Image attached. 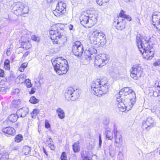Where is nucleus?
Listing matches in <instances>:
<instances>
[{
	"label": "nucleus",
	"mask_w": 160,
	"mask_h": 160,
	"mask_svg": "<svg viewBox=\"0 0 160 160\" xmlns=\"http://www.w3.org/2000/svg\"><path fill=\"white\" fill-rule=\"evenodd\" d=\"M105 135L106 139L107 138L108 140H112L113 138L112 132L110 130H106Z\"/></svg>",
	"instance_id": "bb28decb"
},
{
	"label": "nucleus",
	"mask_w": 160,
	"mask_h": 160,
	"mask_svg": "<svg viewBox=\"0 0 160 160\" xmlns=\"http://www.w3.org/2000/svg\"><path fill=\"white\" fill-rule=\"evenodd\" d=\"M89 42L97 48L102 47L106 43V36L103 32L96 30L89 34Z\"/></svg>",
	"instance_id": "7ed1b4c3"
},
{
	"label": "nucleus",
	"mask_w": 160,
	"mask_h": 160,
	"mask_svg": "<svg viewBox=\"0 0 160 160\" xmlns=\"http://www.w3.org/2000/svg\"><path fill=\"white\" fill-rule=\"evenodd\" d=\"M28 46L27 47L24 46L23 48H25L26 49H28L29 48H30L31 45L28 42Z\"/></svg>",
	"instance_id": "5fc2aeb1"
},
{
	"label": "nucleus",
	"mask_w": 160,
	"mask_h": 160,
	"mask_svg": "<svg viewBox=\"0 0 160 160\" xmlns=\"http://www.w3.org/2000/svg\"><path fill=\"white\" fill-rule=\"evenodd\" d=\"M124 12L123 10H122L121 11L120 13L119 14L120 17L121 18H123L125 20L126 19L128 21H130L132 20L131 18L128 15H127L124 13Z\"/></svg>",
	"instance_id": "393cba45"
},
{
	"label": "nucleus",
	"mask_w": 160,
	"mask_h": 160,
	"mask_svg": "<svg viewBox=\"0 0 160 160\" xmlns=\"http://www.w3.org/2000/svg\"><path fill=\"white\" fill-rule=\"evenodd\" d=\"M142 72V68L139 65H134L131 69V77L134 79L137 80L141 76Z\"/></svg>",
	"instance_id": "f8f14e48"
},
{
	"label": "nucleus",
	"mask_w": 160,
	"mask_h": 160,
	"mask_svg": "<svg viewBox=\"0 0 160 160\" xmlns=\"http://www.w3.org/2000/svg\"><path fill=\"white\" fill-rule=\"evenodd\" d=\"M27 63H23L21 65V67L25 69V68L27 67Z\"/></svg>",
	"instance_id": "8fccbe9b"
},
{
	"label": "nucleus",
	"mask_w": 160,
	"mask_h": 160,
	"mask_svg": "<svg viewBox=\"0 0 160 160\" xmlns=\"http://www.w3.org/2000/svg\"><path fill=\"white\" fill-rule=\"evenodd\" d=\"M24 82L25 83H26V85L27 88H30L32 87V84L31 83L29 79H26Z\"/></svg>",
	"instance_id": "e433bc0d"
},
{
	"label": "nucleus",
	"mask_w": 160,
	"mask_h": 160,
	"mask_svg": "<svg viewBox=\"0 0 160 160\" xmlns=\"http://www.w3.org/2000/svg\"><path fill=\"white\" fill-rule=\"evenodd\" d=\"M118 21L116 22L114 21L113 24L115 25L116 24H117V25L116 26V28L120 30H122L123 29L125 28L126 22L125 20L123 19H122V21H119V20H117Z\"/></svg>",
	"instance_id": "a211bd4d"
},
{
	"label": "nucleus",
	"mask_w": 160,
	"mask_h": 160,
	"mask_svg": "<svg viewBox=\"0 0 160 160\" xmlns=\"http://www.w3.org/2000/svg\"><path fill=\"white\" fill-rule=\"evenodd\" d=\"M109 1V0H97V2L99 5L102 6L108 2Z\"/></svg>",
	"instance_id": "f704fd0d"
},
{
	"label": "nucleus",
	"mask_w": 160,
	"mask_h": 160,
	"mask_svg": "<svg viewBox=\"0 0 160 160\" xmlns=\"http://www.w3.org/2000/svg\"><path fill=\"white\" fill-rule=\"evenodd\" d=\"M123 1L125 2H127L128 1H129L130 0H123Z\"/></svg>",
	"instance_id": "e2e57ef3"
},
{
	"label": "nucleus",
	"mask_w": 160,
	"mask_h": 160,
	"mask_svg": "<svg viewBox=\"0 0 160 160\" xmlns=\"http://www.w3.org/2000/svg\"><path fill=\"white\" fill-rule=\"evenodd\" d=\"M151 89H150V90H149V91H150L151 90Z\"/></svg>",
	"instance_id": "338daca9"
},
{
	"label": "nucleus",
	"mask_w": 160,
	"mask_h": 160,
	"mask_svg": "<svg viewBox=\"0 0 160 160\" xmlns=\"http://www.w3.org/2000/svg\"><path fill=\"white\" fill-rule=\"evenodd\" d=\"M123 153L122 152L119 151L118 152L117 158L118 160H122L123 159Z\"/></svg>",
	"instance_id": "58836bf2"
},
{
	"label": "nucleus",
	"mask_w": 160,
	"mask_h": 160,
	"mask_svg": "<svg viewBox=\"0 0 160 160\" xmlns=\"http://www.w3.org/2000/svg\"><path fill=\"white\" fill-rule=\"evenodd\" d=\"M136 42L137 46L143 58L148 60H151L154 56L153 48L146 42L145 44L143 43L140 35L137 36Z\"/></svg>",
	"instance_id": "f03ea898"
},
{
	"label": "nucleus",
	"mask_w": 160,
	"mask_h": 160,
	"mask_svg": "<svg viewBox=\"0 0 160 160\" xmlns=\"http://www.w3.org/2000/svg\"><path fill=\"white\" fill-rule=\"evenodd\" d=\"M159 100V101L160 102V98L159 99V100Z\"/></svg>",
	"instance_id": "69168bd1"
},
{
	"label": "nucleus",
	"mask_w": 160,
	"mask_h": 160,
	"mask_svg": "<svg viewBox=\"0 0 160 160\" xmlns=\"http://www.w3.org/2000/svg\"><path fill=\"white\" fill-rule=\"evenodd\" d=\"M31 39L33 41H34L36 42H38L40 41V38L39 37H37L35 35H32L31 37Z\"/></svg>",
	"instance_id": "4c0bfd02"
},
{
	"label": "nucleus",
	"mask_w": 160,
	"mask_h": 160,
	"mask_svg": "<svg viewBox=\"0 0 160 160\" xmlns=\"http://www.w3.org/2000/svg\"><path fill=\"white\" fill-rule=\"evenodd\" d=\"M72 51L76 56L79 57L81 56L83 52V46L81 45L79 41H76L73 45Z\"/></svg>",
	"instance_id": "ddd939ff"
},
{
	"label": "nucleus",
	"mask_w": 160,
	"mask_h": 160,
	"mask_svg": "<svg viewBox=\"0 0 160 160\" xmlns=\"http://www.w3.org/2000/svg\"><path fill=\"white\" fill-rule=\"evenodd\" d=\"M79 97V93L77 90L73 92L71 97V101H75L78 99Z\"/></svg>",
	"instance_id": "4be33fe9"
},
{
	"label": "nucleus",
	"mask_w": 160,
	"mask_h": 160,
	"mask_svg": "<svg viewBox=\"0 0 160 160\" xmlns=\"http://www.w3.org/2000/svg\"><path fill=\"white\" fill-rule=\"evenodd\" d=\"M155 124L153 118L151 117H148L146 119L143 120L142 122V128L148 130L150 129L153 127Z\"/></svg>",
	"instance_id": "4468645a"
},
{
	"label": "nucleus",
	"mask_w": 160,
	"mask_h": 160,
	"mask_svg": "<svg viewBox=\"0 0 160 160\" xmlns=\"http://www.w3.org/2000/svg\"><path fill=\"white\" fill-rule=\"evenodd\" d=\"M72 148L74 152H77L79 151L80 147L79 145V142H75L72 145Z\"/></svg>",
	"instance_id": "c85d7f7f"
},
{
	"label": "nucleus",
	"mask_w": 160,
	"mask_h": 160,
	"mask_svg": "<svg viewBox=\"0 0 160 160\" xmlns=\"http://www.w3.org/2000/svg\"><path fill=\"white\" fill-rule=\"evenodd\" d=\"M154 66H159L160 65V59H158L156 60L153 63Z\"/></svg>",
	"instance_id": "37998d69"
},
{
	"label": "nucleus",
	"mask_w": 160,
	"mask_h": 160,
	"mask_svg": "<svg viewBox=\"0 0 160 160\" xmlns=\"http://www.w3.org/2000/svg\"><path fill=\"white\" fill-rule=\"evenodd\" d=\"M45 127L46 128H48L50 127V125L49 123H48V122L46 120L45 121Z\"/></svg>",
	"instance_id": "49530a36"
},
{
	"label": "nucleus",
	"mask_w": 160,
	"mask_h": 160,
	"mask_svg": "<svg viewBox=\"0 0 160 160\" xmlns=\"http://www.w3.org/2000/svg\"><path fill=\"white\" fill-rule=\"evenodd\" d=\"M52 141V139L51 138H49L48 139L46 140V142L48 143V145L51 144V142Z\"/></svg>",
	"instance_id": "603ef678"
},
{
	"label": "nucleus",
	"mask_w": 160,
	"mask_h": 160,
	"mask_svg": "<svg viewBox=\"0 0 160 160\" xmlns=\"http://www.w3.org/2000/svg\"><path fill=\"white\" fill-rule=\"evenodd\" d=\"M125 100L122 99L121 98L117 97L116 103L118 110L122 112H124L126 110L128 111L130 110L134 104H133L132 105L131 102H128L126 105L124 102Z\"/></svg>",
	"instance_id": "1a4fd4ad"
},
{
	"label": "nucleus",
	"mask_w": 160,
	"mask_h": 160,
	"mask_svg": "<svg viewBox=\"0 0 160 160\" xmlns=\"http://www.w3.org/2000/svg\"><path fill=\"white\" fill-rule=\"evenodd\" d=\"M88 152L86 150L82 151L81 152V157L83 160H91V159L88 156Z\"/></svg>",
	"instance_id": "5701e85b"
},
{
	"label": "nucleus",
	"mask_w": 160,
	"mask_h": 160,
	"mask_svg": "<svg viewBox=\"0 0 160 160\" xmlns=\"http://www.w3.org/2000/svg\"><path fill=\"white\" fill-rule=\"evenodd\" d=\"M127 95H129V97L131 98L129 100L130 102H131L132 105L133 104H135L136 101V94L133 91L128 87H126L121 89L117 97L123 99V97Z\"/></svg>",
	"instance_id": "0eeeda50"
},
{
	"label": "nucleus",
	"mask_w": 160,
	"mask_h": 160,
	"mask_svg": "<svg viewBox=\"0 0 160 160\" xmlns=\"http://www.w3.org/2000/svg\"><path fill=\"white\" fill-rule=\"evenodd\" d=\"M43 152H44V153L46 155H47V156H48V154H47V153L46 151V150H45V148H43Z\"/></svg>",
	"instance_id": "052dcab7"
},
{
	"label": "nucleus",
	"mask_w": 160,
	"mask_h": 160,
	"mask_svg": "<svg viewBox=\"0 0 160 160\" xmlns=\"http://www.w3.org/2000/svg\"><path fill=\"white\" fill-rule=\"evenodd\" d=\"M74 91V89L72 87L68 88L65 93V99L67 101H71V97L73 92Z\"/></svg>",
	"instance_id": "aec40b11"
},
{
	"label": "nucleus",
	"mask_w": 160,
	"mask_h": 160,
	"mask_svg": "<svg viewBox=\"0 0 160 160\" xmlns=\"http://www.w3.org/2000/svg\"><path fill=\"white\" fill-rule=\"evenodd\" d=\"M114 133L115 143L122 146V139L121 134L118 132L117 129L114 128L113 131Z\"/></svg>",
	"instance_id": "dca6fc26"
},
{
	"label": "nucleus",
	"mask_w": 160,
	"mask_h": 160,
	"mask_svg": "<svg viewBox=\"0 0 160 160\" xmlns=\"http://www.w3.org/2000/svg\"><path fill=\"white\" fill-rule=\"evenodd\" d=\"M18 78L20 80V82L21 83H22L25 81L26 76L24 74H21L18 77Z\"/></svg>",
	"instance_id": "c756f323"
},
{
	"label": "nucleus",
	"mask_w": 160,
	"mask_h": 160,
	"mask_svg": "<svg viewBox=\"0 0 160 160\" xmlns=\"http://www.w3.org/2000/svg\"><path fill=\"white\" fill-rule=\"evenodd\" d=\"M106 122H105V121H104V124H107V123H108V122H109V121L108 120H106Z\"/></svg>",
	"instance_id": "680f3d73"
},
{
	"label": "nucleus",
	"mask_w": 160,
	"mask_h": 160,
	"mask_svg": "<svg viewBox=\"0 0 160 160\" xmlns=\"http://www.w3.org/2000/svg\"><path fill=\"white\" fill-rule=\"evenodd\" d=\"M97 52V49L93 47H91L85 51V53L90 59H92L94 57V55Z\"/></svg>",
	"instance_id": "f3484780"
},
{
	"label": "nucleus",
	"mask_w": 160,
	"mask_h": 160,
	"mask_svg": "<svg viewBox=\"0 0 160 160\" xmlns=\"http://www.w3.org/2000/svg\"><path fill=\"white\" fill-rule=\"evenodd\" d=\"M73 28V26L72 24H70L69 26V28L70 30H72V28Z\"/></svg>",
	"instance_id": "bf43d9fd"
},
{
	"label": "nucleus",
	"mask_w": 160,
	"mask_h": 160,
	"mask_svg": "<svg viewBox=\"0 0 160 160\" xmlns=\"http://www.w3.org/2000/svg\"><path fill=\"white\" fill-rule=\"evenodd\" d=\"M9 158V154L7 152L5 153L2 155L1 158V160H8Z\"/></svg>",
	"instance_id": "c9c22d12"
},
{
	"label": "nucleus",
	"mask_w": 160,
	"mask_h": 160,
	"mask_svg": "<svg viewBox=\"0 0 160 160\" xmlns=\"http://www.w3.org/2000/svg\"><path fill=\"white\" fill-rule=\"evenodd\" d=\"M28 109L27 107H24L18 109V113L19 114L20 116L21 117H25L28 112Z\"/></svg>",
	"instance_id": "412c9836"
},
{
	"label": "nucleus",
	"mask_w": 160,
	"mask_h": 160,
	"mask_svg": "<svg viewBox=\"0 0 160 160\" xmlns=\"http://www.w3.org/2000/svg\"><path fill=\"white\" fill-rule=\"evenodd\" d=\"M18 118V116L16 114H12L8 117L9 121L12 122H16Z\"/></svg>",
	"instance_id": "a878e982"
},
{
	"label": "nucleus",
	"mask_w": 160,
	"mask_h": 160,
	"mask_svg": "<svg viewBox=\"0 0 160 160\" xmlns=\"http://www.w3.org/2000/svg\"><path fill=\"white\" fill-rule=\"evenodd\" d=\"M61 160H67V158L65 152H62L61 157Z\"/></svg>",
	"instance_id": "79ce46f5"
},
{
	"label": "nucleus",
	"mask_w": 160,
	"mask_h": 160,
	"mask_svg": "<svg viewBox=\"0 0 160 160\" xmlns=\"http://www.w3.org/2000/svg\"><path fill=\"white\" fill-rule=\"evenodd\" d=\"M12 10L17 16H22L28 13L29 8L27 6L18 2L14 4Z\"/></svg>",
	"instance_id": "6e6552de"
},
{
	"label": "nucleus",
	"mask_w": 160,
	"mask_h": 160,
	"mask_svg": "<svg viewBox=\"0 0 160 160\" xmlns=\"http://www.w3.org/2000/svg\"><path fill=\"white\" fill-rule=\"evenodd\" d=\"M108 84L105 79H97L92 82L91 88L95 95L100 97L108 92Z\"/></svg>",
	"instance_id": "f257e3e1"
},
{
	"label": "nucleus",
	"mask_w": 160,
	"mask_h": 160,
	"mask_svg": "<svg viewBox=\"0 0 160 160\" xmlns=\"http://www.w3.org/2000/svg\"><path fill=\"white\" fill-rule=\"evenodd\" d=\"M51 61L54 70L59 75L66 73L69 69L67 61L61 57L52 59Z\"/></svg>",
	"instance_id": "39448f33"
},
{
	"label": "nucleus",
	"mask_w": 160,
	"mask_h": 160,
	"mask_svg": "<svg viewBox=\"0 0 160 160\" xmlns=\"http://www.w3.org/2000/svg\"><path fill=\"white\" fill-rule=\"evenodd\" d=\"M28 54V52H26L23 55V57H27Z\"/></svg>",
	"instance_id": "13d9d810"
},
{
	"label": "nucleus",
	"mask_w": 160,
	"mask_h": 160,
	"mask_svg": "<svg viewBox=\"0 0 160 160\" xmlns=\"http://www.w3.org/2000/svg\"><path fill=\"white\" fill-rule=\"evenodd\" d=\"M0 92H2V94H5L6 92V90L5 88L2 87L1 88Z\"/></svg>",
	"instance_id": "de8ad7c7"
},
{
	"label": "nucleus",
	"mask_w": 160,
	"mask_h": 160,
	"mask_svg": "<svg viewBox=\"0 0 160 160\" xmlns=\"http://www.w3.org/2000/svg\"><path fill=\"white\" fill-rule=\"evenodd\" d=\"M22 136L21 135L19 134L16 136L15 140L16 142H19L22 140Z\"/></svg>",
	"instance_id": "2f4dec72"
},
{
	"label": "nucleus",
	"mask_w": 160,
	"mask_h": 160,
	"mask_svg": "<svg viewBox=\"0 0 160 160\" xmlns=\"http://www.w3.org/2000/svg\"><path fill=\"white\" fill-rule=\"evenodd\" d=\"M59 118L61 119L64 118L65 117V113L64 111L61 108H58L56 110Z\"/></svg>",
	"instance_id": "b1692460"
},
{
	"label": "nucleus",
	"mask_w": 160,
	"mask_h": 160,
	"mask_svg": "<svg viewBox=\"0 0 160 160\" xmlns=\"http://www.w3.org/2000/svg\"><path fill=\"white\" fill-rule=\"evenodd\" d=\"M19 92V90L18 88L14 89L12 91V93L14 94H18Z\"/></svg>",
	"instance_id": "c03bdc74"
},
{
	"label": "nucleus",
	"mask_w": 160,
	"mask_h": 160,
	"mask_svg": "<svg viewBox=\"0 0 160 160\" xmlns=\"http://www.w3.org/2000/svg\"><path fill=\"white\" fill-rule=\"evenodd\" d=\"M19 70L21 72H23L24 71V69L20 66V67L19 68Z\"/></svg>",
	"instance_id": "4d7b16f0"
},
{
	"label": "nucleus",
	"mask_w": 160,
	"mask_h": 160,
	"mask_svg": "<svg viewBox=\"0 0 160 160\" xmlns=\"http://www.w3.org/2000/svg\"><path fill=\"white\" fill-rule=\"evenodd\" d=\"M8 20L10 21V18H8Z\"/></svg>",
	"instance_id": "0e129e2a"
},
{
	"label": "nucleus",
	"mask_w": 160,
	"mask_h": 160,
	"mask_svg": "<svg viewBox=\"0 0 160 160\" xmlns=\"http://www.w3.org/2000/svg\"><path fill=\"white\" fill-rule=\"evenodd\" d=\"M4 72L2 69H0V77H3L4 75Z\"/></svg>",
	"instance_id": "3c124183"
},
{
	"label": "nucleus",
	"mask_w": 160,
	"mask_h": 160,
	"mask_svg": "<svg viewBox=\"0 0 160 160\" xmlns=\"http://www.w3.org/2000/svg\"><path fill=\"white\" fill-rule=\"evenodd\" d=\"M30 102L32 104H36L39 102V100L37 99L35 97L32 96L29 100Z\"/></svg>",
	"instance_id": "7c9ffc66"
},
{
	"label": "nucleus",
	"mask_w": 160,
	"mask_h": 160,
	"mask_svg": "<svg viewBox=\"0 0 160 160\" xmlns=\"http://www.w3.org/2000/svg\"><path fill=\"white\" fill-rule=\"evenodd\" d=\"M38 112L39 111L38 109H33V111L31 113L32 118H35L37 115Z\"/></svg>",
	"instance_id": "72a5a7b5"
},
{
	"label": "nucleus",
	"mask_w": 160,
	"mask_h": 160,
	"mask_svg": "<svg viewBox=\"0 0 160 160\" xmlns=\"http://www.w3.org/2000/svg\"><path fill=\"white\" fill-rule=\"evenodd\" d=\"M56 0H47L48 3H51L55 2Z\"/></svg>",
	"instance_id": "6e6d98bb"
},
{
	"label": "nucleus",
	"mask_w": 160,
	"mask_h": 160,
	"mask_svg": "<svg viewBox=\"0 0 160 160\" xmlns=\"http://www.w3.org/2000/svg\"><path fill=\"white\" fill-rule=\"evenodd\" d=\"M81 24L85 27H91L97 21V16L94 14H89L88 12H82L79 18Z\"/></svg>",
	"instance_id": "423d86ee"
},
{
	"label": "nucleus",
	"mask_w": 160,
	"mask_h": 160,
	"mask_svg": "<svg viewBox=\"0 0 160 160\" xmlns=\"http://www.w3.org/2000/svg\"><path fill=\"white\" fill-rule=\"evenodd\" d=\"M66 4L63 2L59 1L56 6V9L53 11L52 13L57 17L62 16L66 12Z\"/></svg>",
	"instance_id": "9b49d317"
},
{
	"label": "nucleus",
	"mask_w": 160,
	"mask_h": 160,
	"mask_svg": "<svg viewBox=\"0 0 160 160\" xmlns=\"http://www.w3.org/2000/svg\"><path fill=\"white\" fill-rule=\"evenodd\" d=\"M152 20L153 25L160 30V12H154L152 15Z\"/></svg>",
	"instance_id": "2eb2a0df"
},
{
	"label": "nucleus",
	"mask_w": 160,
	"mask_h": 160,
	"mask_svg": "<svg viewBox=\"0 0 160 160\" xmlns=\"http://www.w3.org/2000/svg\"><path fill=\"white\" fill-rule=\"evenodd\" d=\"M58 29V28L55 25H52L50 28L49 34L50 38L53 43L61 44L62 46L67 41L66 36Z\"/></svg>",
	"instance_id": "20e7f679"
},
{
	"label": "nucleus",
	"mask_w": 160,
	"mask_h": 160,
	"mask_svg": "<svg viewBox=\"0 0 160 160\" xmlns=\"http://www.w3.org/2000/svg\"><path fill=\"white\" fill-rule=\"evenodd\" d=\"M49 145V147L50 148L51 150H54L55 148V147L54 145L53 144H50Z\"/></svg>",
	"instance_id": "09e8293b"
},
{
	"label": "nucleus",
	"mask_w": 160,
	"mask_h": 160,
	"mask_svg": "<svg viewBox=\"0 0 160 160\" xmlns=\"http://www.w3.org/2000/svg\"><path fill=\"white\" fill-rule=\"evenodd\" d=\"M22 152L25 155H29L31 152V148L27 146H25L23 147Z\"/></svg>",
	"instance_id": "cd10ccee"
},
{
	"label": "nucleus",
	"mask_w": 160,
	"mask_h": 160,
	"mask_svg": "<svg viewBox=\"0 0 160 160\" xmlns=\"http://www.w3.org/2000/svg\"><path fill=\"white\" fill-rule=\"evenodd\" d=\"M21 100L19 99L13 100L12 102V103L15 105H19L21 103Z\"/></svg>",
	"instance_id": "ea45409f"
},
{
	"label": "nucleus",
	"mask_w": 160,
	"mask_h": 160,
	"mask_svg": "<svg viewBox=\"0 0 160 160\" xmlns=\"http://www.w3.org/2000/svg\"><path fill=\"white\" fill-rule=\"evenodd\" d=\"M4 67L7 70H8L10 68V62L8 59H6L4 61Z\"/></svg>",
	"instance_id": "473e14b6"
},
{
	"label": "nucleus",
	"mask_w": 160,
	"mask_h": 160,
	"mask_svg": "<svg viewBox=\"0 0 160 160\" xmlns=\"http://www.w3.org/2000/svg\"><path fill=\"white\" fill-rule=\"evenodd\" d=\"M2 130L4 133L8 135L13 136L15 134V130L10 127L3 128Z\"/></svg>",
	"instance_id": "6ab92c4d"
},
{
	"label": "nucleus",
	"mask_w": 160,
	"mask_h": 160,
	"mask_svg": "<svg viewBox=\"0 0 160 160\" xmlns=\"http://www.w3.org/2000/svg\"><path fill=\"white\" fill-rule=\"evenodd\" d=\"M95 59V65L101 67L104 66L108 62L109 57L106 54H102L96 56Z\"/></svg>",
	"instance_id": "9d476101"
},
{
	"label": "nucleus",
	"mask_w": 160,
	"mask_h": 160,
	"mask_svg": "<svg viewBox=\"0 0 160 160\" xmlns=\"http://www.w3.org/2000/svg\"><path fill=\"white\" fill-rule=\"evenodd\" d=\"M35 92V91L34 89L33 88H32L30 91L29 92V93L30 94H32L34 93Z\"/></svg>",
	"instance_id": "864d4df0"
},
{
	"label": "nucleus",
	"mask_w": 160,
	"mask_h": 160,
	"mask_svg": "<svg viewBox=\"0 0 160 160\" xmlns=\"http://www.w3.org/2000/svg\"><path fill=\"white\" fill-rule=\"evenodd\" d=\"M102 141L101 139V136L100 134L99 135V147H100L102 145Z\"/></svg>",
	"instance_id": "a18cd8bd"
},
{
	"label": "nucleus",
	"mask_w": 160,
	"mask_h": 160,
	"mask_svg": "<svg viewBox=\"0 0 160 160\" xmlns=\"http://www.w3.org/2000/svg\"><path fill=\"white\" fill-rule=\"evenodd\" d=\"M153 95L155 97L160 96L159 92L158 89L157 90H153Z\"/></svg>",
	"instance_id": "a19ab883"
}]
</instances>
